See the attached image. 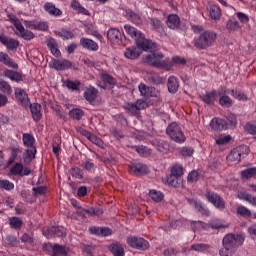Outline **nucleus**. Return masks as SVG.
<instances>
[{
    "mask_svg": "<svg viewBox=\"0 0 256 256\" xmlns=\"http://www.w3.org/2000/svg\"><path fill=\"white\" fill-rule=\"evenodd\" d=\"M149 197H151L152 201H155V203L161 202V192L157 190H150Z\"/></svg>",
    "mask_w": 256,
    "mask_h": 256,
    "instance_id": "59",
    "label": "nucleus"
},
{
    "mask_svg": "<svg viewBox=\"0 0 256 256\" xmlns=\"http://www.w3.org/2000/svg\"><path fill=\"white\" fill-rule=\"evenodd\" d=\"M109 249L113 256H125V248L119 242L111 244Z\"/></svg>",
    "mask_w": 256,
    "mask_h": 256,
    "instance_id": "30",
    "label": "nucleus"
},
{
    "mask_svg": "<svg viewBox=\"0 0 256 256\" xmlns=\"http://www.w3.org/2000/svg\"><path fill=\"white\" fill-rule=\"evenodd\" d=\"M236 150L238 151V153L240 154L242 159H245V157H247V155H249L250 153V149L248 148L247 145H240L236 147Z\"/></svg>",
    "mask_w": 256,
    "mask_h": 256,
    "instance_id": "50",
    "label": "nucleus"
},
{
    "mask_svg": "<svg viewBox=\"0 0 256 256\" xmlns=\"http://www.w3.org/2000/svg\"><path fill=\"white\" fill-rule=\"evenodd\" d=\"M230 161H237L239 163V161H241V154H239V151L237 150V148H234L229 156H228Z\"/></svg>",
    "mask_w": 256,
    "mask_h": 256,
    "instance_id": "54",
    "label": "nucleus"
},
{
    "mask_svg": "<svg viewBox=\"0 0 256 256\" xmlns=\"http://www.w3.org/2000/svg\"><path fill=\"white\" fill-rule=\"evenodd\" d=\"M44 237L55 239V237H65L67 230L63 226H52L42 230Z\"/></svg>",
    "mask_w": 256,
    "mask_h": 256,
    "instance_id": "8",
    "label": "nucleus"
},
{
    "mask_svg": "<svg viewBox=\"0 0 256 256\" xmlns=\"http://www.w3.org/2000/svg\"><path fill=\"white\" fill-rule=\"evenodd\" d=\"M44 251H47L52 256H67V247L59 244L48 242L43 246Z\"/></svg>",
    "mask_w": 256,
    "mask_h": 256,
    "instance_id": "9",
    "label": "nucleus"
},
{
    "mask_svg": "<svg viewBox=\"0 0 256 256\" xmlns=\"http://www.w3.org/2000/svg\"><path fill=\"white\" fill-rule=\"evenodd\" d=\"M167 135L176 143H185L187 139L183 134V131L175 122H172L166 129Z\"/></svg>",
    "mask_w": 256,
    "mask_h": 256,
    "instance_id": "4",
    "label": "nucleus"
},
{
    "mask_svg": "<svg viewBox=\"0 0 256 256\" xmlns=\"http://www.w3.org/2000/svg\"><path fill=\"white\" fill-rule=\"evenodd\" d=\"M243 179H251L256 175V167L248 168L241 172Z\"/></svg>",
    "mask_w": 256,
    "mask_h": 256,
    "instance_id": "49",
    "label": "nucleus"
},
{
    "mask_svg": "<svg viewBox=\"0 0 256 256\" xmlns=\"http://www.w3.org/2000/svg\"><path fill=\"white\" fill-rule=\"evenodd\" d=\"M169 93L175 94L179 91V80L175 76H170L167 81Z\"/></svg>",
    "mask_w": 256,
    "mask_h": 256,
    "instance_id": "25",
    "label": "nucleus"
},
{
    "mask_svg": "<svg viewBox=\"0 0 256 256\" xmlns=\"http://www.w3.org/2000/svg\"><path fill=\"white\" fill-rule=\"evenodd\" d=\"M107 39L113 45H121L122 40H123V34L121 33V30H119L117 28H110L107 31Z\"/></svg>",
    "mask_w": 256,
    "mask_h": 256,
    "instance_id": "12",
    "label": "nucleus"
},
{
    "mask_svg": "<svg viewBox=\"0 0 256 256\" xmlns=\"http://www.w3.org/2000/svg\"><path fill=\"white\" fill-rule=\"evenodd\" d=\"M8 221L11 229H15L17 231V229H21V227H23V220L19 217H10Z\"/></svg>",
    "mask_w": 256,
    "mask_h": 256,
    "instance_id": "39",
    "label": "nucleus"
},
{
    "mask_svg": "<svg viewBox=\"0 0 256 256\" xmlns=\"http://www.w3.org/2000/svg\"><path fill=\"white\" fill-rule=\"evenodd\" d=\"M138 89L140 95H142L143 97H155V95H157V93L155 92V88L147 87V85L143 83L138 86Z\"/></svg>",
    "mask_w": 256,
    "mask_h": 256,
    "instance_id": "26",
    "label": "nucleus"
},
{
    "mask_svg": "<svg viewBox=\"0 0 256 256\" xmlns=\"http://www.w3.org/2000/svg\"><path fill=\"white\" fill-rule=\"evenodd\" d=\"M8 21L14 25L16 29V35L18 37H21V39H24V41H31L32 39H35V34L31 30L25 29V26L21 23V20L17 18L15 14H8Z\"/></svg>",
    "mask_w": 256,
    "mask_h": 256,
    "instance_id": "3",
    "label": "nucleus"
},
{
    "mask_svg": "<svg viewBox=\"0 0 256 256\" xmlns=\"http://www.w3.org/2000/svg\"><path fill=\"white\" fill-rule=\"evenodd\" d=\"M128 172L130 173V175H134L135 177H141L149 173V168L147 167V165L139 161H134L129 164Z\"/></svg>",
    "mask_w": 256,
    "mask_h": 256,
    "instance_id": "7",
    "label": "nucleus"
},
{
    "mask_svg": "<svg viewBox=\"0 0 256 256\" xmlns=\"http://www.w3.org/2000/svg\"><path fill=\"white\" fill-rule=\"evenodd\" d=\"M211 249V245L209 244H193L191 246L192 251H197L198 253H205V251H209Z\"/></svg>",
    "mask_w": 256,
    "mask_h": 256,
    "instance_id": "42",
    "label": "nucleus"
},
{
    "mask_svg": "<svg viewBox=\"0 0 256 256\" xmlns=\"http://www.w3.org/2000/svg\"><path fill=\"white\" fill-rule=\"evenodd\" d=\"M63 86L67 87L69 91H81V81L79 80H63Z\"/></svg>",
    "mask_w": 256,
    "mask_h": 256,
    "instance_id": "27",
    "label": "nucleus"
},
{
    "mask_svg": "<svg viewBox=\"0 0 256 256\" xmlns=\"http://www.w3.org/2000/svg\"><path fill=\"white\" fill-rule=\"evenodd\" d=\"M47 47L54 57H61V51L58 48L59 45L57 44V40H55V38H50L47 41Z\"/></svg>",
    "mask_w": 256,
    "mask_h": 256,
    "instance_id": "24",
    "label": "nucleus"
},
{
    "mask_svg": "<svg viewBox=\"0 0 256 256\" xmlns=\"http://www.w3.org/2000/svg\"><path fill=\"white\" fill-rule=\"evenodd\" d=\"M103 213V210H101V208H79L76 211V214L78 215V217H83L84 219H87V217H93V215H96L97 217L101 216V214Z\"/></svg>",
    "mask_w": 256,
    "mask_h": 256,
    "instance_id": "13",
    "label": "nucleus"
},
{
    "mask_svg": "<svg viewBox=\"0 0 256 256\" xmlns=\"http://www.w3.org/2000/svg\"><path fill=\"white\" fill-rule=\"evenodd\" d=\"M182 157H191L193 155L194 150L191 147H183L180 151Z\"/></svg>",
    "mask_w": 256,
    "mask_h": 256,
    "instance_id": "64",
    "label": "nucleus"
},
{
    "mask_svg": "<svg viewBox=\"0 0 256 256\" xmlns=\"http://www.w3.org/2000/svg\"><path fill=\"white\" fill-rule=\"evenodd\" d=\"M80 45L83 49H87V51H99V44L89 38L82 37Z\"/></svg>",
    "mask_w": 256,
    "mask_h": 256,
    "instance_id": "20",
    "label": "nucleus"
},
{
    "mask_svg": "<svg viewBox=\"0 0 256 256\" xmlns=\"http://www.w3.org/2000/svg\"><path fill=\"white\" fill-rule=\"evenodd\" d=\"M124 31L127 33V35H129V37L136 41L138 49L151 53L150 55L146 56V63L152 67H157L158 69L161 68V54L157 53V44L149 39H146L145 35L141 33V31L129 24L124 25Z\"/></svg>",
    "mask_w": 256,
    "mask_h": 256,
    "instance_id": "1",
    "label": "nucleus"
},
{
    "mask_svg": "<svg viewBox=\"0 0 256 256\" xmlns=\"http://www.w3.org/2000/svg\"><path fill=\"white\" fill-rule=\"evenodd\" d=\"M43 9L48 15H52V17H61L63 15V11L57 8L53 2H46Z\"/></svg>",
    "mask_w": 256,
    "mask_h": 256,
    "instance_id": "19",
    "label": "nucleus"
},
{
    "mask_svg": "<svg viewBox=\"0 0 256 256\" xmlns=\"http://www.w3.org/2000/svg\"><path fill=\"white\" fill-rule=\"evenodd\" d=\"M226 30L228 33H237V31H241V24L237 20H228L226 22Z\"/></svg>",
    "mask_w": 256,
    "mask_h": 256,
    "instance_id": "35",
    "label": "nucleus"
},
{
    "mask_svg": "<svg viewBox=\"0 0 256 256\" xmlns=\"http://www.w3.org/2000/svg\"><path fill=\"white\" fill-rule=\"evenodd\" d=\"M210 127L213 131H225L229 129V124L225 119L214 118L210 123Z\"/></svg>",
    "mask_w": 256,
    "mask_h": 256,
    "instance_id": "17",
    "label": "nucleus"
},
{
    "mask_svg": "<svg viewBox=\"0 0 256 256\" xmlns=\"http://www.w3.org/2000/svg\"><path fill=\"white\" fill-rule=\"evenodd\" d=\"M58 37H61V39H64L67 41L69 39H73L75 35L73 34V32L69 30L62 29L61 31L58 32Z\"/></svg>",
    "mask_w": 256,
    "mask_h": 256,
    "instance_id": "51",
    "label": "nucleus"
},
{
    "mask_svg": "<svg viewBox=\"0 0 256 256\" xmlns=\"http://www.w3.org/2000/svg\"><path fill=\"white\" fill-rule=\"evenodd\" d=\"M0 43L6 47L9 51H15L19 47V41L14 38H9L5 35H0Z\"/></svg>",
    "mask_w": 256,
    "mask_h": 256,
    "instance_id": "16",
    "label": "nucleus"
},
{
    "mask_svg": "<svg viewBox=\"0 0 256 256\" xmlns=\"http://www.w3.org/2000/svg\"><path fill=\"white\" fill-rule=\"evenodd\" d=\"M71 175L75 177V179H83V171L81 168H72Z\"/></svg>",
    "mask_w": 256,
    "mask_h": 256,
    "instance_id": "63",
    "label": "nucleus"
},
{
    "mask_svg": "<svg viewBox=\"0 0 256 256\" xmlns=\"http://www.w3.org/2000/svg\"><path fill=\"white\" fill-rule=\"evenodd\" d=\"M89 232L91 235H97V237H109L113 231L109 228H101V227H96L92 226L89 228Z\"/></svg>",
    "mask_w": 256,
    "mask_h": 256,
    "instance_id": "22",
    "label": "nucleus"
},
{
    "mask_svg": "<svg viewBox=\"0 0 256 256\" xmlns=\"http://www.w3.org/2000/svg\"><path fill=\"white\" fill-rule=\"evenodd\" d=\"M136 151L142 157H147V155H151V150L147 148V146H137Z\"/></svg>",
    "mask_w": 256,
    "mask_h": 256,
    "instance_id": "56",
    "label": "nucleus"
},
{
    "mask_svg": "<svg viewBox=\"0 0 256 256\" xmlns=\"http://www.w3.org/2000/svg\"><path fill=\"white\" fill-rule=\"evenodd\" d=\"M238 215H241V217H251V210H249L245 206H240L237 208Z\"/></svg>",
    "mask_w": 256,
    "mask_h": 256,
    "instance_id": "57",
    "label": "nucleus"
},
{
    "mask_svg": "<svg viewBox=\"0 0 256 256\" xmlns=\"http://www.w3.org/2000/svg\"><path fill=\"white\" fill-rule=\"evenodd\" d=\"M49 67L55 69V71H67V69L73 67V63L67 59H52L49 63Z\"/></svg>",
    "mask_w": 256,
    "mask_h": 256,
    "instance_id": "11",
    "label": "nucleus"
},
{
    "mask_svg": "<svg viewBox=\"0 0 256 256\" xmlns=\"http://www.w3.org/2000/svg\"><path fill=\"white\" fill-rule=\"evenodd\" d=\"M124 109L127 111V113H130V115H139V110L135 103H126L124 105Z\"/></svg>",
    "mask_w": 256,
    "mask_h": 256,
    "instance_id": "45",
    "label": "nucleus"
},
{
    "mask_svg": "<svg viewBox=\"0 0 256 256\" xmlns=\"http://www.w3.org/2000/svg\"><path fill=\"white\" fill-rule=\"evenodd\" d=\"M37 153V147H28L26 149L25 159H28L29 161H33V158L35 157V154Z\"/></svg>",
    "mask_w": 256,
    "mask_h": 256,
    "instance_id": "53",
    "label": "nucleus"
},
{
    "mask_svg": "<svg viewBox=\"0 0 256 256\" xmlns=\"http://www.w3.org/2000/svg\"><path fill=\"white\" fill-rule=\"evenodd\" d=\"M188 182L189 183H197L199 179H201V171L199 170H193L188 174Z\"/></svg>",
    "mask_w": 256,
    "mask_h": 256,
    "instance_id": "44",
    "label": "nucleus"
},
{
    "mask_svg": "<svg viewBox=\"0 0 256 256\" xmlns=\"http://www.w3.org/2000/svg\"><path fill=\"white\" fill-rule=\"evenodd\" d=\"M205 197L209 201V203H212V205L216 207V209H225V201L223 200V198H221V196H219V194L208 190L206 191Z\"/></svg>",
    "mask_w": 256,
    "mask_h": 256,
    "instance_id": "10",
    "label": "nucleus"
},
{
    "mask_svg": "<svg viewBox=\"0 0 256 256\" xmlns=\"http://www.w3.org/2000/svg\"><path fill=\"white\" fill-rule=\"evenodd\" d=\"M232 95L233 97H235V99H238L239 101H247V96L241 90H232Z\"/></svg>",
    "mask_w": 256,
    "mask_h": 256,
    "instance_id": "55",
    "label": "nucleus"
},
{
    "mask_svg": "<svg viewBox=\"0 0 256 256\" xmlns=\"http://www.w3.org/2000/svg\"><path fill=\"white\" fill-rule=\"evenodd\" d=\"M15 97L22 105V107H29L31 105V102L29 101V95H27V92L21 88H16L15 90Z\"/></svg>",
    "mask_w": 256,
    "mask_h": 256,
    "instance_id": "14",
    "label": "nucleus"
},
{
    "mask_svg": "<svg viewBox=\"0 0 256 256\" xmlns=\"http://www.w3.org/2000/svg\"><path fill=\"white\" fill-rule=\"evenodd\" d=\"M245 238L239 234H227L222 241L223 247H229L230 249H237L241 247Z\"/></svg>",
    "mask_w": 256,
    "mask_h": 256,
    "instance_id": "5",
    "label": "nucleus"
},
{
    "mask_svg": "<svg viewBox=\"0 0 256 256\" xmlns=\"http://www.w3.org/2000/svg\"><path fill=\"white\" fill-rule=\"evenodd\" d=\"M125 17H127L128 21H131L135 25H142L143 21H145V18H143L141 13L135 12L133 10H126Z\"/></svg>",
    "mask_w": 256,
    "mask_h": 256,
    "instance_id": "18",
    "label": "nucleus"
},
{
    "mask_svg": "<svg viewBox=\"0 0 256 256\" xmlns=\"http://www.w3.org/2000/svg\"><path fill=\"white\" fill-rule=\"evenodd\" d=\"M200 99L207 105H212V103L217 101V91L213 90L209 93H206L205 95H201Z\"/></svg>",
    "mask_w": 256,
    "mask_h": 256,
    "instance_id": "32",
    "label": "nucleus"
},
{
    "mask_svg": "<svg viewBox=\"0 0 256 256\" xmlns=\"http://www.w3.org/2000/svg\"><path fill=\"white\" fill-rule=\"evenodd\" d=\"M139 49L141 48H139L138 46L126 48L124 52L126 59H132V60L138 59L139 55H141V52H139Z\"/></svg>",
    "mask_w": 256,
    "mask_h": 256,
    "instance_id": "31",
    "label": "nucleus"
},
{
    "mask_svg": "<svg viewBox=\"0 0 256 256\" xmlns=\"http://www.w3.org/2000/svg\"><path fill=\"white\" fill-rule=\"evenodd\" d=\"M11 175H18L19 177H23V164L16 162L10 168Z\"/></svg>",
    "mask_w": 256,
    "mask_h": 256,
    "instance_id": "40",
    "label": "nucleus"
},
{
    "mask_svg": "<svg viewBox=\"0 0 256 256\" xmlns=\"http://www.w3.org/2000/svg\"><path fill=\"white\" fill-rule=\"evenodd\" d=\"M219 103L222 107H231L233 105V101L229 96L220 97Z\"/></svg>",
    "mask_w": 256,
    "mask_h": 256,
    "instance_id": "58",
    "label": "nucleus"
},
{
    "mask_svg": "<svg viewBox=\"0 0 256 256\" xmlns=\"http://www.w3.org/2000/svg\"><path fill=\"white\" fill-rule=\"evenodd\" d=\"M30 111L32 114V118L36 123H38V121H41V118L43 117V112L41 111V104H30Z\"/></svg>",
    "mask_w": 256,
    "mask_h": 256,
    "instance_id": "23",
    "label": "nucleus"
},
{
    "mask_svg": "<svg viewBox=\"0 0 256 256\" xmlns=\"http://www.w3.org/2000/svg\"><path fill=\"white\" fill-rule=\"evenodd\" d=\"M22 143L24 147H35V136L31 133H23L22 134Z\"/></svg>",
    "mask_w": 256,
    "mask_h": 256,
    "instance_id": "33",
    "label": "nucleus"
},
{
    "mask_svg": "<svg viewBox=\"0 0 256 256\" xmlns=\"http://www.w3.org/2000/svg\"><path fill=\"white\" fill-rule=\"evenodd\" d=\"M3 73L4 77H7V79H10L11 81H15L16 83L23 81V76L17 71L5 69Z\"/></svg>",
    "mask_w": 256,
    "mask_h": 256,
    "instance_id": "28",
    "label": "nucleus"
},
{
    "mask_svg": "<svg viewBox=\"0 0 256 256\" xmlns=\"http://www.w3.org/2000/svg\"><path fill=\"white\" fill-rule=\"evenodd\" d=\"M0 189H4V191H13V189H15V184L9 180H0Z\"/></svg>",
    "mask_w": 256,
    "mask_h": 256,
    "instance_id": "48",
    "label": "nucleus"
},
{
    "mask_svg": "<svg viewBox=\"0 0 256 256\" xmlns=\"http://www.w3.org/2000/svg\"><path fill=\"white\" fill-rule=\"evenodd\" d=\"M192 231H197L199 229H205V223L202 221H192L191 222Z\"/></svg>",
    "mask_w": 256,
    "mask_h": 256,
    "instance_id": "61",
    "label": "nucleus"
},
{
    "mask_svg": "<svg viewBox=\"0 0 256 256\" xmlns=\"http://www.w3.org/2000/svg\"><path fill=\"white\" fill-rule=\"evenodd\" d=\"M82 169H84V171H88V173H95V169H97V166H95V163H93V161L87 160L83 162Z\"/></svg>",
    "mask_w": 256,
    "mask_h": 256,
    "instance_id": "47",
    "label": "nucleus"
},
{
    "mask_svg": "<svg viewBox=\"0 0 256 256\" xmlns=\"http://www.w3.org/2000/svg\"><path fill=\"white\" fill-rule=\"evenodd\" d=\"M190 205H193V207L198 211V213H201V215H204V217H209L210 211L207 207L203 206L201 202H197L196 200H189Z\"/></svg>",
    "mask_w": 256,
    "mask_h": 256,
    "instance_id": "29",
    "label": "nucleus"
},
{
    "mask_svg": "<svg viewBox=\"0 0 256 256\" xmlns=\"http://www.w3.org/2000/svg\"><path fill=\"white\" fill-rule=\"evenodd\" d=\"M100 78L103 81V83H106L107 85H115L116 83L115 78H113V76H111L107 72H102L100 74Z\"/></svg>",
    "mask_w": 256,
    "mask_h": 256,
    "instance_id": "43",
    "label": "nucleus"
},
{
    "mask_svg": "<svg viewBox=\"0 0 256 256\" xmlns=\"http://www.w3.org/2000/svg\"><path fill=\"white\" fill-rule=\"evenodd\" d=\"M97 93V89H95L94 87H89L84 92V98L86 99V101H88V103H93V101L97 99Z\"/></svg>",
    "mask_w": 256,
    "mask_h": 256,
    "instance_id": "34",
    "label": "nucleus"
},
{
    "mask_svg": "<svg viewBox=\"0 0 256 256\" xmlns=\"http://www.w3.org/2000/svg\"><path fill=\"white\" fill-rule=\"evenodd\" d=\"M217 41V33L213 31H204L198 38L194 39V47L199 51H205L209 47H213Z\"/></svg>",
    "mask_w": 256,
    "mask_h": 256,
    "instance_id": "2",
    "label": "nucleus"
},
{
    "mask_svg": "<svg viewBox=\"0 0 256 256\" xmlns=\"http://www.w3.org/2000/svg\"><path fill=\"white\" fill-rule=\"evenodd\" d=\"M210 17L214 19V21H219V19H221V9L216 5L211 6Z\"/></svg>",
    "mask_w": 256,
    "mask_h": 256,
    "instance_id": "41",
    "label": "nucleus"
},
{
    "mask_svg": "<svg viewBox=\"0 0 256 256\" xmlns=\"http://www.w3.org/2000/svg\"><path fill=\"white\" fill-rule=\"evenodd\" d=\"M0 63H2V65H5L6 67H9L10 69H19V64H17V62H15L13 58H10L9 54L3 51H0Z\"/></svg>",
    "mask_w": 256,
    "mask_h": 256,
    "instance_id": "15",
    "label": "nucleus"
},
{
    "mask_svg": "<svg viewBox=\"0 0 256 256\" xmlns=\"http://www.w3.org/2000/svg\"><path fill=\"white\" fill-rule=\"evenodd\" d=\"M238 197L243 201H247L250 204H251V201L253 200V196L247 192H239Z\"/></svg>",
    "mask_w": 256,
    "mask_h": 256,
    "instance_id": "62",
    "label": "nucleus"
},
{
    "mask_svg": "<svg viewBox=\"0 0 256 256\" xmlns=\"http://www.w3.org/2000/svg\"><path fill=\"white\" fill-rule=\"evenodd\" d=\"M69 115L72 119H76V121H81V119L84 115V112H83V110H81L79 108H74L69 111Z\"/></svg>",
    "mask_w": 256,
    "mask_h": 256,
    "instance_id": "46",
    "label": "nucleus"
},
{
    "mask_svg": "<svg viewBox=\"0 0 256 256\" xmlns=\"http://www.w3.org/2000/svg\"><path fill=\"white\" fill-rule=\"evenodd\" d=\"M32 191L34 192V197H39V195H46L48 188L47 186H37L33 187Z\"/></svg>",
    "mask_w": 256,
    "mask_h": 256,
    "instance_id": "52",
    "label": "nucleus"
},
{
    "mask_svg": "<svg viewBox=\"0 0 256 256\" xmlns=\"http://www.w3.org/2000/svg\"><path fill=\"white\" fill-rule=\"evenodd\" d=\"M166 183L170 187H181V178H179V176H174L173 174H170L166 179Z\"/></svg>",
    "mask_w": 256,
    "mask_h": 256,
    "instance_id": "36",
    "label": "nucleus"
},
{
    "mask_svg": "<svg viewBox=\"0 0 256 256\" xmlns=\"http://www.w3.org/2000/svg\"><path fill=\"white\" fill-rule=\"evenodd\" d=\"M0 91L2 95H11L13 93V88L11 87V84L5 80H0Z\"/></svg>",
    "mask_w": 256,
    "mask_h": 256,
    "instance_id": "37",
    "label": "nucleus"
},
{
    "mask_svg": "<svg viewBox=\"0 0 256 256\" xmlns=\"http://www.w3.org/2000/svg\"><path fill=\"white\" fill-rule=\"evenodd\" d=\"M134 104H136L139 113L142 111V109H147V107H149V104H147V101L144 99H138Z\"/></svg>",
    "mask_w": 256,
    "mask_h": 256,
    "instance_id": "60",
    "label": "nucleus"
},
{
    "mask_svg": "<svg viewBox=\"0 0 256 256\" xmlns=\"http://www.w3.org/2000/svg\"><path fill=\"white\" fill-rule=\"evenodd\" d=\"M127 243L132 249H137L138 251H147L151 247L149 241L137 236H129Z\"/></svg>",
    "mask_w": 256,
    "mask_h": 256,
    "instance_id": "6",
    "label": "nucleus"
},
{
    "mask_svg": "<svg viewBox=\"0 0 256 256\" xmlns=\"http://www.w3.org/2000/svg\"><path fill=\"white\" fill-rule=\"evenodd\" d=\"M184 171H185V169L183 168V165L174 164L171 167L170 175H173L174 177H179L181 179V177H183Z\"/></svg>",
    "mask_w": 256,
    "mask_h": 256,
    "instance_id": "38",
    "label": "nucleus"
},
{
    "mask_svg": "<svg viewBox=\"0 0 256 256\" xmlns=\"http://www.w3.org/2000/svg\"><path fill=\"white\" fill-rule=\"evenodd\" d=\"M166 25L169 29H179V27H181V18H179L177 14H170L167 17Z\"/></svg>",
    "mask_w": 256,
    "mask_h": 256,
    "instance_id": "21",
    "label": "nucleus"
}]
</instances>
